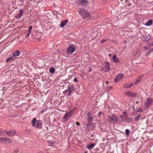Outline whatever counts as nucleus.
I'll return each mask as SVG.
<instances>
[{
	"label": "nucleus",
	"mask_w": 153,
	"mask_h": 153,
	"mask_svg": "<svg viewBox=\"0 0 153 153\" xmlns=\"http://www.w3.org/2000/svg\"><path fill=\"white\" fill-rule=\"evenodd\" d=\"M78 12L82 16L84 19L89 17L90 15L88 12L85 9H79Z\"/></svg>",
	"instance_id": "nucleus-1"
},
{
	"label": "nucleus",
	"mask_w": 153,
	"mask_h": 153,
	"mask_svg": "<svg viewBox=\"0 0 153 153\" xmlns=\"http://www.w3.org/2000/svg\"><path fill=\"white\" fill-rule=\"evenodd\" d=\"M11 142V140L8 138L0 137V142L1 143L7 144L10 143Z\"/></svg>",
	"instance_id": "nucleus-2"
},
{
	"label": "nucleus",
	"mask_w": 153,
	"mask_h": 153,
	"mask_svg": "<svg viewBox=\"0 0 153 153\" xmlns=\"http://www.w3.org/2000/svg\"><path fill=\"white\" fill-rule=\"evenodd\" d=\"M153 102V99L151 98L148 97L146 101L145 105L146 107H149L151 104Z\"/></svg>",
	"instance_id": "nucleus-3"
},
{
	"label": "nucleus",
	"mask_w": 153,
	"mask_h": 153,
	"mask_svg": "<svg viewBox=\"0 0 153 153\" xmlns=\"http://www.w3.org/2000/svg\"><path fill=\"white\" fill-rule=\"evenodd\" d=\"M6 134L9 136H14L16 134V131L15 130L12 129L10 131L5 130Z\"/></svg>",
	"instance_id": "nucleus-4"
},
{
	"label": "nucleus",
	"mask_w": 153,
	"mask_h": 153,
	"mask_svg": "<svg viewBox=\"0 0 153 153\" xmlns=\"http://www.w3.org/2000/svg\"><path fill=\"white\" fill-rule=\"evenodd\" d=\"M108 117L109 119H111L112 121H114L116 122L118 121V119L117 117L113 115H108Z\"/></svg>",
	"instance_id": "nucleus-5"
},
{
	"label": "nucleus",
	"mask_w": 153,
	"mask_h": 153,
	"mask_svg": "<svg viewBox=\"0 0 153 153\" xmlns=\"http://www.w3.org/2000/svg\"><path fill=\"white\" fill-rule=\"evenodd\" d=\"M74 51V48L73 46H70L67 50V52L68 54H71Z\"/></svg>",
	"instance_id": "nucleus-6"
},
{
	"label": "nucleus",
	"mask_w": 153,
	"mask_h": 153,
	"mask_svg": "<svg viewBox=\"0 0 153 153\" xmlns=\"http://www.w3.org/2000/svg\"><path fill=\"white\" fill-rule=\"evenodd\" d=\"M88 3V2L87 0H82L79 1L78 3V5H85Z\"/></svg>",
	"instance_id": "nucleus-7"
},
{
	"label": "nucleus",
	"mask_w": 153,
	"mask_h": 153,
	"mask_svg": "<svg viewBox=\"0 0 153 153\" xmlns=\"http://www.w3.org/2000/svg\"><path fill=\"white\" fill-rule=\"evenodd\" d=\"M150 38V36L149 35L146 34L143 36L142 37V39L146 41H147L149 40Z\"/></svg>",
	"instance_id": "nucleus-8"
},
{
	"label": "nucleus",
	"mask_w": 153,
	"mask_h": 153,
	"mask_svg": "<svg viewBox=\"0 0 153 153\" xmlns=\"http://www.w3.org/2000/svg\"><path fill=\"white\" fill-rule=\"evenodd\" d=\"M123 77V75L122 74H119L114 79L115 82H117L119 80H120Z\"/></svg>",
	"instance_id": "nucleus-9"
},
{
	"label": "nucleus",
	"mask_w": 153,
	"mask_h": 153,
	"mask_svg": "<svg viewBox=\"0 0 153 153\" xmlns=\"http://www.w3.org/2000/svg\"><path fill=\"white\" fill-rule=\"evenodd\" d=\"M70 117L68 114L66 113L64 115V117H63V120L62 121V123H65Z\"/></svg>",
	"instance_id": "nucleus-10"
},
{
	"label": "nucleus",
	"mask_w": 153,
	"mask_h": 153,
	"mask_svg": "<svg viewBox=\"0 0 153 153\" xmlns=\"http://www.w3.org/2000/svg\"><path fill=\"white\" fill-rule=\"evenodd\" d=\"M42 126V121L41 120H39L37 121V126L36 128H41Z\"/></svg>",
	"instance_id": "nucleus-11"
},
{
	"label": "nucleus",
	"mask_w": 153,
	"mask_h": 153,
	"mask_svg": "<svg viewBox=\"0 0 153 153\" xmlns=\"http://www.w3.org/2000/svg\"><path fill=\"white\" fill-rule=\"evenodd\" d=\"M20 11V13H19L16 16V18L19 19L22 17V16L23 15V13L24 12V10L22 9H21L19 10Z\"/></svg>",
	"instance_id": "nucleus-12"
},
{
	"label": "nucleus",
	"mask_w": 153,
	"mask_h": 153,
	"mask_svg": "<svg viewBox=\"0 0 153 153\" xmlns=\"http://www.w3.org/2000/svg\"><path fill=\"white\" fill-rule=\"evenodd\" d=\"M68 22V20L66 19L65 20L62 21L60 24V26L61 27H64Z\"/></svg>",
	"instance_id": "nucleus-13"
},
{
	"label": "nucleus",
	"mask_w": 153,
	"mask_h": 153,
	"mask_svg": "<svg viewBox=\"0 0 153 153\" xmlns=\"http://www.w3.org/2000/svg\"><path fill=\"white\" fill-rule=\"evenodd\" d=\"M36 121L37 119L36 118H34L32 120L31 123L33 127L36 126Z\"/></svg>",
	"instance_id": "nucleus-14"
},
{
	"label": "nucleus",
	"mask_w": 153,
	"mask_h": 153,
	"mask_svg": "<svg viewBox=\"0 0 153 153\" xmlns=\"http://www.w3.org/2000/svg\"><path fill=\"white\" fill-rule=\"evenodd\" d=\"M124 94L125 95L127 96H135L136 95L134 93H132L129 91L125 92Z\"/></svg>",
	"instance_id": "nucleus-15"
},
{
	"label": "nucleus",
	"mask_w": 153,
	"mask_h": 153,
	"mask_svg": "<svg viewBox=\"0 0 153 153\" xmlns=\"http://www.w3.org/2000/svg\"><path fill=\"white\" fill-rule=\"evenodd\" d=\"M105 68L106 71H108L109 70V64L108 62H106L105 63Z\"/></svg>",
	"instance_id": "nucleus-16"
},
{
	"label": "nucleus",
	"mask_w": 153,
	"mask_h": 153,
	"mask_svg": "<svg viewBox=\"0 0 153 153\" xmlns=\"http://www.w3.org/2000/svg\"><path fill=\"white\" fill-rule=\"evenodd\" d=\"M20 54V52L18 50H17L14 52L13 53V56L16 57V56H17L19 55Z\"/></svg>",
	"instance_id": "nucleus-17"
},
{
	"label": "nucleus",
	"mask_w": 153,
	"mask_h": 153,
	"mask_svg": "<svg viewBox=\"0 0 153 153\" xmlns=\"http://www.w3.org/2000/svg\"><path fill=\"white\" fill-rule=\"evenodd\" d=\"M133 85L132 83L126 84L123 85V87L124 88H128L130 87Z\"/></svg>",
	"instance_id": "nucleus-18"
},
{
	"label": "nucleus",
	"mask_w": 153,
	"mask_h": 153,
	"mask_svg": "<svg viewBox=\"0 0 153 153\" xmlns=\"http://www.w3.org/2000/svg\"><path fill=\"white\" fill-rule=\"evenodd\" d=\"M95 144L94 143L90 144L88 145L87 146V148L88 149H91L94 147Z\"/></svg>",
	"instance_id": "nucleus-19"
},
{
	"label": "nucleus",
	"mask_w": 153,
	"mask_h": 153,
	"mask_svg": "<svg viewBox=\"0 0 153 153\" xmlns=\"http://www.w3.org/2000/svg\"><path fill=\"white\" fill-rule=\"evenodd\" d=\"M15 59V58L13 56H11V55L9 56V57L7 58V59L6 60V62H7L12 59Z\"/></svg>",
	"instance_id": "nucleus-20"
},
{
	"label": "nucleus",
	"mask_w": 153,
	"mask_h": 153,
	"mask_svg": "<svg viewBox=\"0 0 153 153\" xmlns=\"http://www.w3.org/2000/svg\"><path fill=\"white\" fill-rule=\"evenodd\" d=\"M112 59L116 63H118L119 61V60L118 58L115 56V55H114L113 56Z\"/></svg>",
	"instance_id": "nucleus-21"
},
{
	"label": "nucleus",
	"mask_w": 153,
	"mask_h": 153,
	"mask_svg": "<svg viewBox=\"0 0 153 153\" xmlns=\"http://www.w3.org/2000/svg\"><path fill=\"white\" fill-rule=\"evenodd\" d=\"M47 142L48 145L49 146H53V144H54L55 143V142H54L49 140Z\"/></svg>",
	"instance_id": "nucleus-22"
},
{
	"label": "nucleus",
	"mask_w": 153,
	"mask_h": 153,
	"mask_svg": "<svg viewBox=\"0 0 153 153\" xmlns=\"http://www.w3.org/2000/svg\"><path fill=\"white\" fill-rule=\"evenodd\" d=\"M152 20H150L148 21V22H146L145 25L147 26L150 25L152 24Z\"/></svg>",
	"instance_id": "nucleus-23"
},
{
	"label": "nucleus",
	"mask_w": 153,
	"mask_h": 153,
	"mask_svg": "<svg viewBox=\"0 0 153 153\" xmlns=\"http://www.w3.org/2000/svg\"><path fill=\"white\" fill-rule=\"evenodd\" d=\"M32 27H33L32 26H30L29 28L28 32L27 33V35L26 36V37L28 36L29 35V34H30V33L32 29Z\"/></svg>",
	"instance_id": "nucleus-24"
},
{
	"label": "nucleus",
	"mask_w": 153,
	"mask_h": 153,
	"mask_svg": "<svg viewBox=\"0 0 153 153\" xmlns=\"http://www.w3.org/2000/svg\"><path fill=\"white\" fill-rule=\"evenodd\" d=\"M74 88L73 86L71 85L69 87L68 91L70 92H71L74 90Z\"/></svg>",
	"instance_id": "nucleus-25"
},
{
	"label": "nucleus",
	"mask_w": 153,
	"mask_h": 153,
	"mask_svg": "<svg viewBox=\"0 0 153 153\" xmlns=\"http://www.w3.org/2000/svg\"><path fill=\"white\" fill-rule=\"evenodd\" d=\"M55 69L53 67H52L51 68H50V69L49 71L51 73L53 74V73H54V72L55 71Z\"/></svg>",
	"instance_id": "nucleus-26"
},
{
	"label": "nucleus",
	"mask_w": 153,
	"mask_h": 153,
	"mask_svg": "<svg viewBox=\"0 0 153 153\" xmlns=\"http://www.w3.org/2000/svg\"><path fill=\"white\" fill-rule=\"evenodd\" d=\"M69 115L70 117H71L73 114L74 112L73 111H71L69 112H66Z\"/></svg>",
	"instance_id": "nucleus-27"
},
{
	"label": "nucleus",
	"mask_w": 153,
	"mask_h": 153,
	"mask_svg": "<svg viewBox=\"0 0 153 153\" xmlns=\"http://www.w3.org/2000/svg\"><path fill=\"white\" fill-rule=\"evenodd\" d=\"M141 80V78L139 77L136 80L135 82H134V84H136L138 83Z\"/></svg>",
	"instance_id": "nucleus-28"
},
{
	"label": "nucleus",
	"mask_w": 153,
	"mask_h": 153,
	"mask_svg": "<svg viewBox=\"0 0 153 153\" xmlns=\"http://www.w3.org/2000/svg\"><path fill=\"white\" fill-rule=\"evenodd\" d=\"M140 115L139 114L135 118V121H137L140 118Z\"/></svg>",
	"instance_id": "nucleus-29"
},
{
	"label": "nucleus",
	"mask_w": 153,
	"mask_h": 153,
	"mask_svg": "<svg viewBox=\"0 0 153 153\" xmlns=\"http://www.w3.org/2000/svg\"><path fill=\"white\" fill-rule=\"evenodd\" d=\"M126 133L127 135H128L130 133V131L128 129H126L125 130Z\"/></svg>",
	"instance_id": "nucleus-30"
},
{
	"label": "nucleus",
	"mask_w": 153,
	"mask_h": 153,
	"mask_svg": "<svg viewBox=\"0 0 153 153\" xmlns=\"http://www.w3.org/2000/svg\"><path fill=\"white\" fill-rule=\"evenodd\" d=\"M4 132L2 130H0V135H4Z\"/></svg>",
	"instance_id": "nucleus-31"
},
{
	"label": "nucleus",
	"mask_w": 153,
	"mask_h": 153,
	"mask_svg": "<svg viewBox=\"0 0 153 153\" xmlns=\"http://www.w3.org/2000/svg\"><path fill=\"white\" fill-rule=\"evenodd\" d=\"M93 118L91 117H88V122L91 121L92 120Z\"/></svg>",
	"instance_id": "nucleus-32"
},
{
	"label": "nucleus",
	"mask_w": 153,
	"mask_h": 153,
	"mask_svg": "<svg viewBox=\"0 0 153 153\" xmlns=\"http://www.w3.org/2000/svg\"><path fill=\"white\" fill-rule=\"evenodd\" d=\"M142 111L143 110H142V109L141 108H138V110H137V112H139V111L142 112Z\"/></svg>",
	"instance_id": "nucleus-33"
},
{
	"label": "nucleus",
	"mask_w": 153,
	"mask_h": 153,
	"mask_svg": "<svg viewBox=\"0 0 153 153\" xmlns=\"http://www.w3.org/2000/svg\"><path fill=\"white\" fill-rule=\"evenodd\" d=\"M106 40L105 39H103L101 41V43H104L105 41H106Z\"/></svg>",
	"instance_id": "nucleus-34"
},
{
	"label": "nucleus",
	"mask_w": 153,
	"mask_h": 153,
	"mask_svg": "<svg viewBox=\"0 0 153 153\" xmlns=\"http://www.w3.org/2000/svg\"><path fill=\"white\" fill-rule=\"evenodd\" d=\"M74 81L75 82H78V80H77V79L76 78H75L74 79Z\"/></svg>",
	"instance_id": "nucleus-35"
},
{
	"label": "nucleus",
	"mask_w": 153,
	"mask_h": 153,
	"mask_svg": "<svg viewBox=\"0 0 153 153\" xmlns=\"http://www.w3.org/2000/svg\"><path fill=\"white\" fill-rule=\"evenodd\" d=\"M87 116L88 117H90V115H89V113L88 112L87 114Z\"/></svg>",
	"instance_id": "nucleus-36"
},
{
	"label": "nucleus",
	"mask_w": 153,
	"mask_h": 153,
	"mask_svg": "<svg viewBox=\"0 0 153 153\" xmlns=\"http://www.w3.org/2000/svg\"><path fill=\"white\" fill-rule=\"evenodd\" d=\"M20 2L21 3H23L24 1V0H19Z\"/></svg>",
	"instance_id": "nucleus-37"
},
{
	"label": "nucleus",
	"mask_w": 153,
	"mask_h": 153,
	"mask_svg": "<svg viewBox=\"0 0 153 153\" xmlns=\"http://www.w3.org/2000/svg\"><path fill=\"white\" fill-rule=\"evenodd\" d=\"M76 124L77 126H79V125H80L79 123L78 122H76Z\"/></svg>",
	"instance_id": "nucleus-38"
},
{
	"label": "nucleus",
	"mask_w": 153,
	"mask_h": 153,
	"mask_svg": "<svg viewBox=\"0 0 153 153\" xmlns=\"http://www.w3.org/2000/svg\"><path fill=\"white\" fill-rule=\"evenodd\" d=\"M144 49L146 50L147 49V48L145 46H144Z\"/></svg>",
	"instance_id": "nucleus-39"
},
{
	"label": "nucleus",
	"mask_w": 153,
	"mask_h": 153,
	"mask_svg": "<svg viewBox=\"0 0 153 153\" xmlns=\"http://www.w3.org/2000/svg\"><path fill=\"white\" fill-rule=\"evenodd\" d=\"M151 51L149 52L148 53L146 54V56H148V55L149 54V53H151Z\"/></svg>",
	"instance_id": "nucleus-40"
},
{
	"label": "nucleus",
	"mask_w": 153,
	"mask_h": 153,
	"mask_svg": "<svg viewBox=\"0 0 153 153\" xmlns=\"http://www.w3.org/2000/svg\"><path fill=\"white\" fill-rule=\"evenodd\" d=\"M88 153L87 151H85V152H84V153Z\"/></svg>",
	"instance_id": "nucleus-41"
},
{
	"label": "nucleus",
	"mask_w": 153,
	"mask_h": 153,
	"mask_svg": "<svg viewBox=\"0 0 153 153\" xmlns=\"http://www.w3.org/2000/svg\"><path fill=\"white\" fill-rule=\"evenodd\" d=\"M126 113V112H124L123 113V114H125Z\"/></svg>",
	"instance_id": "nucleus-42"
},
{
	"label": "nucleus",
	"mask_w": 153,
	"mask_h": 153,
	"mask_svg": "<svg viewBox=\"0 0 153 153\" xmlns=\"http://www.w3.org/2000/svg\"><path fill=\"white\" fill-rule=\"evenodd\" d=\"M101 112H100L99 113V114H99H99H101Z\"/></svg>",
	"instance_id": "nucleus-43"
},
{
	"label": "nucleus",
	"mask_w": 153,
	"mask_h": 153,
	"mask_svg": "<svg viewBox=\"0 0 153 153\" xmlns=\"http://www.w3.org/2000/svg\"><path fill=\"white\" fill-rule=\"evenodd\" d=\"M68 91V90H66L65 91V92H67V91Z\"/></svg>",
	"instance_id": "nucleus-44"
},
{
	"label": "nucleus",
	"mask_w": 153,
	"mask_h": 153,
	"mask_svg": "<svg viewBox=\"0 0 153 153\" xmlns=\"http://www.w3.org/2000/svg\"><path fill=\"white\" fill-rule=\"evenodd\" d=\"M108 83V82H106V84H107V83Z\"/></svg>",
	"instance_id": "nucleus-45"
},
{
	"label": "nucleus",
	"mask_w": 153,
	"mask_h": 153,
	"mask_svg": "<svg viewBox=\"0 0 153 153\" xmlns=\"http://www.w3.org/2000/svg\"><path fill=\"white\" fill-rule=\"evenodd\" d=\"M96 32H94V33H96Z\"/></svg>",
	"instance_id": "nucleus-46"
},
{
	"label": "nucleus",
	"mask_w": 153,
	"mask_h": 153,
	"mask_svg": "<svg viewBox=\"0 0 153 153\" xmlns=\"http://www.w3.org/2000/svg\"><path fill=\"white\" fill-rule=\"evenodd\" d=\"M112 88V87H111V88Z\"/></svg>",
	"instance_id": "nucleus-47"
},
{
	"label": "nucleus",
	"mask_w": 153,
	"mask_h": 153,
	"mask_svg": "<svg viewBox=\"0 0 153 153\" xmlns=\"http://www.w3.org/2000/svg\"><path fill=\"white\" fill-rule=\"evenodd\" d=\"M112 88V87H111V88Z\"/></svg>",
	"instance_id": "nucleus-48"
},
{
	"label": "nucleus",
	"mask_w": 153,
	"mask_h": 153,
	"mask_svg": "<svg viewBox=\"0 0 153 153\" xmlns=\"http://www.w3.org/2000/svg\"><path fill=\"white\" fill-rule=\"evenodd\" d=\"M152 65H153V64H152Z\"/></svg>",
	"instance_id": "nucleus-49"
}]
</instances>
